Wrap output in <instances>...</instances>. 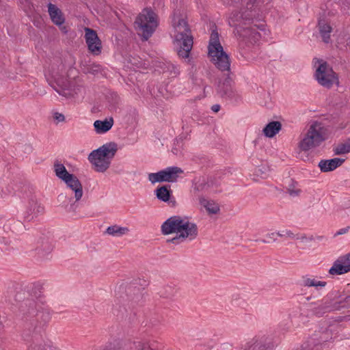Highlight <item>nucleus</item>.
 Here are the masks:
<instances>
[{"label":"nucleus","instance_id":"obj_1","mask_svg":"<svg viewBox=\"0 0 350 350\" xmlns=\"http://www.w3.org/2000/svg\"><path fill=\"white\" fill-rule=\"evenodd\" d=\"M208 55L216 67L221 71L230 72V63L228 55L224 52L219 42V36L216 29L211 33L208 46ZM217 92L222 98H232L234 92L232 88V80L228 76L223 83L218 85Z\"/></svg>","mask_w":350,"mask_h":350},{"label":"nucleus","instance_id":"obj_2","mask_svg":"<svg viewBox=\"0 0 350 350\" xmlns=\"http://www.w3.org/2000/svg\"><path fill=\"white\" fill-rule=\"evenodd\" d=\"M244 14L240 12H232L228 20V23L231 27L235 28V33L238 36L239 46L242 50H247L250 46L260 40L261 33L258 30L264 31L265 25L260 26L252 25L250 27H242L241 23L246 24L245 21L252 18V14H247L243 17Z\"/></svg>","mask_w":350,"mask_h":350},{"label":"nucleus","instance_id":"obj_3","mask_svg":"<svg viewBox=\"0 0 350 350\" xmlns=\"http://www.w3.org/2000/svg\"><path fill=\"white\" fill-rule=\"evenodd\" d=\"M21 311L27 321H29L27 325L30 332L35 335L33 337L41 333L50 319L49 313L45 311L40 304L33 299L26 300L21 306Z\"/></svg>","mask_w":350,"mask_h":350},{"label":"nucleus","instance_id":"obj_4","mask_svg":"<svg viewBox=\"0 0 350 350\" xmlns=\"http://www.w3.org/2000/svg\"><path fill=\"white\" fill-rule=\"evenodd\" d=\"M161 232L164 235L176 233L185 240L192 241L198 234V226L190 222L187 218L175 215L165 220L161 226Z\"/></svg>","mask_w":350,"mask_h":350},{"label":"nucleus","instance_id":"obj_5","mask_svg":"<svg viewBox=\"0 0 350 350\" xmlns=\"http://www.w3.org/2000/svg\"><path fill=\"white\" fill-rule=\"evenodd\" d=\"M174 29V43L178 47V55L182 58L189 57L193 44V38L187 22L178 16L172 21Z\"/></svg>","mask_w":350,"mask_h":350},{"label":"nucleus","instance_id":"obj_6","mask_svg":"<svg viewBox=\"0 0 350 350\" xmlns=\"http://www.w3.org/2000/svg\"><path fill=\"white\" fill-rule=\"evenodd\" d=\"M117 150V144L107 143L91 152L88 156V160L94 166L96 172H105L109 167Z\"/></svg>","mask_w":350,"mask_h":350},{"label":"nucleus","instance_id":"obj_7","mask_svg":"<svg viewBox=\"0 0 350 350\" xmlns=\"http://www.w3.org/2000/svg\"><path fill=\"white\" fill-rule=\"evenodd\" d=\"M326 138V129L321 122H314L303 135L298 147L300 150L306 152L319 146Z\"/></svg>","mask_w":350,"mask_h":350},{"label":"nucleus","instance_id":"obj_8","mask_svg":"<svg viewBox=\"0 0 350 350\" xmlns=\"http://www.w3.org/2000/svg\"><path fill=\"white\" fill-rule=\"evenodd\" d=\"M135 24L142 39L148 40L159 25L157 15L150 8H144L137 16Z\"/></svg>","mask_w":350,"mask_h":350},{"label":"nucleus","instance_id":"obj_9","mask_svg":"<svg viewBox=\"0 0 350 350\" xmlns=\"http://www.w3.org/2000/svg\"><path fill=\"white\" fill-rule=\"evenodd\" d=\"M314 77L322 86L330 88L337 80L336 73L326 62H322L316 69Z\"/></svg>","mask_w":350,"mask_h":350},{"label":"nucleus","instance_id":"obj_10","mask_svg":"<svg viewBox=\"0 0 350 350\" xmlns=\"http://www.w3.org/2000/svg\"><path fill=\"white\" fill-rule=\"evenodd\" d=\"M50 72L51 77L53 78L54 81L57 86H53L54 90L60 95L66 96V93L65 91L72 89V83L66 77H64V65L60 63L57 69L52 66Z\"/></svg>","mask_w":350,"mask_h":350},{"label":"nucleus","instance_id":"obj_11","mask_svg":"<svg viewBox=\"0 0 350 350\" xmlns=\"http://www.w3.org/2000/svg\"><path fill=\"white\" fill-rule=\"evenodd\" d=\"M182 172L183 170L180 167H170L157 173L149 174L148 180L152 184L161 182L174 183L177 180L178 174Z\"/></svg>","mask_w":350,"mask_h":350},{"label":"nucleus","instance_id":"obj_12","mask_svg":"<svg viewBox=\"0 0 350 350\" xmlns=\"http://www.w3.org/2000/svg\"><path fill=\"white\" fill-rule=\"evenodd\" d=\"M104 350H160L159 345L155 341L150 340H137L133 342H129L125 346L122 347L116 348L115 347H111V346L107 347Z\"/></svg>","mask_w":350,"mask_h":350},{"label":"nucleus","instance_id":"obj_13","mask_svg":"<svg viewBox=\"0 0 350 350\" xmlns=\"http://www.w3.org/2000/svg\"><path fill=\"white\" fill-rule=\"evenodd\" d=\"M312 312L317 316H322L327 312L336 311L334 299L332 297V292L320 301L311 304Z\"/></svg>","mask_w":350,"mask_h":350},{"label":"nucleus","instance_id":"obj_14","mask_svg":"<svg viewBox=\"0 0 350 350\" xmlns=\"http://www.w3.org/2000/svg\"><path fill=\"white\" fill-rule=\"evenodd\" d=\"M350 272V253L339 256L333 263L328 273L339 275Z\"/></svg>","mask_w":350,"mask_h":350},{"label":"nucleus","instance_id":"obj_15","mask_svg":"<svg viewBox=\"0 0 350 350\" xmlns=\"http://www.w3.org/2000/svg\"><path fill=\"white\" fill-rule=\"evenodd\" d=\"M44 213V207L42 204L36 199L31 198L28 202L26 210L23 213L24 219L27 221H32Z\"/></svg>","mask_w":350,"mask_h":350},{"label":"nucleus","instance_id":"obj_16","mask_svg":"<svg viewBox=\"0 0 350 350\" xmlns=\"http://www.w3.org/2000/svg\"><path fill=\"white\" fill-rule=\"evenodd\" d=\"M64 182L67 187L74 191L76 201L80 200L83 196V191L82 185L79 178L72 174Z\"/></svg>","mask_w":350,"mask_h":350},{"label":"nucleus","instance_id":"obj_17","mask_svg":"<svg viewBox=\"0 0 350 350\" xmlns=\"http://www.w3.org/2000/svg\"><path fill=\"white\" fill-rule=\"evenodd\" d=\"M332 297L334 299L336 310L350 308V295H345L343 292L334 291L332 292Z\"/></svg>","mask_w":350,"mask_h":350},{"label":"nucleus","instance_id":"obj_18","mask_svg":"<svg viewBox=\"0 0 350 350\" xmlns=\"http://www.w3.org/2000/svg\"><path fill=\"white\" fill-rule=\"evenodd\" d=\"M155 66L161 72L168 74L170 77H176L180 74L179 68L176 65L168 62H157Z\"/></svg>","mask_w":350,"mask_h":350},{"label":"nucleus","instance_id":"obj_19","mask_svg":"<svg viewBox=\"0 0 350 350\" xmlns=\"http://www.w3.org/2000/svg\"><path fill=\"white\" fill-rule=\"evenodd\" d=\"M345 160L344 159L337 157L332 159L321 160L319 163V167H320L321 172H330L340 166L345 162Z\"/></svg>","mask_w":350,"mask_h":350},{"label":"nucleus","instance_id":"obj_20","mask_svg":"<svg viewBox=\"0 0 350 350\" xmlns=\"http://www.w3.org/2000/svg\"><path fill=\"white\" fill-rule=\"evenodd\" d=\"M154 192L157 198L159 200L165 202H169L170 204H172V206H174L176 203L175 200H170L171 191L169 185L159 187Z\"/></svg>","mask_w":350,"mask_h":350},{"label":"nucleus","instance_id":"obj_21","mask_svg":"<svg viewBox=\"0 0 350 350\" xmlns=\"http://www.w3.org/2000/svg\"><path fill=\"white\" fill-rule=\"evenodd\" d=\"M48 12L52 21L57 25H61L64 23V18L61 10L54 4L49 3Z\"/></svg>","mask_w":350,"mask_h":350},{"label":"nucleus","instance_id":"obj_22","mask_svg":"<svg viewBox=\"0 0 350 350\" xmlns=\"http://www.w3.org/2000/svg\"><path fill=\"white\" fill-rule=\"evenodd\" d=\"M113 125V119L110 118L105 120H96L94 126L96 133H105L109 131Z\"/></svg>","mask_w":350,"mask_h":350},{"label":"nucleus","instance_id":"obj_23","mask_svg":"<svg viewBox=\"0 0 350 350\" xmlns=\"http://www.w3.org/2000/svg\"><path fill=\"white\" fill-rule=\"evenodd\" d=\"M282 129V124L278 121H272L267 124L263 129L262 132L267 137H273Z\"/></svg>","mask_w":350,"mask_h":350},{"label":"nucleus","instance_id":"obj_24","mask_svg":"<svg viewBox=\"0 0 350 350\" xmlns=\"http://www.w3.org/2000/svg\"><path fill=\"white\" fill-rule=\"evenodd\" d=\"M53 168L55 175L63 181H65L70 176L72 175V174L68 173L65 166L58 161L54 163Z\"/></svg>","mask_w":350,"mask_h":350},{"label":"nucleus","instance_id":"obj_25","mask_svg":"<svg viewBox=\"0 0 350 350\" xmlns=\"http://www.w3.org/2000/svg\"><path fill=\"white\" fill-rule=\"evenodd\" d=\"M129 232L127 227H121L118 225L109 226L106 230V233L113 237H122Z\"/></svg>","mask_w":350,"mask_h":350},{"label":"nucleus","instance_id":"obj_26","mask_svg":"<svg viewBox=\"0 0 350 350\" xmlns=\"http://www.w3.org/2000/svg\"><path fill=\"white\" fill-rule=\"evenodd\" d=\"M319 27L320 33L323 42L325 43H328L330 40V33L332 32V27L329 25L321 21L319 22Z\"/></svg>","mask_w":350,"mask_h":350},{"label":"nucleus","instance_id":"obj_27","mask_svg":"<svg viewBox=\"0 0 350 350\" xmlns=\"http://www.w3.org/2000/svg\"><path fill=\"white\" fill-rule=\"evenodd\" d=\"M302 285L306 287H314L316 289L321 288L327 285V282L324 281L317 280L314 278L303 277Z\"/></svg>","mask_w":350,"mask_h":350},{"label":"nucleus","instance_id":"obj_28","mask_svg":"<svg viewBox=\"0 0 350 350\" xmlns=\"http://www.w3.org/2000/svg\"><path fill=\"white\" fill-rule=\"evenodd\" d=\"M333 151L336 155H341L350 152V139L344 143L338 144L334 148Z\"/></svg>","mask_w":350,"mask_h":350},{"label":"nucleus","instance_id":"obj_29","mask_svg":"<svg viewBox=\"0 0 350 350\" xmlns=\"http://www.w3.org/2000/svg\"><path fill=\"white\" fill-rule=\"evenodd\" d=\"M85 37L88 47H92V42L99 41V38L96 32L90 28H85Z\"/></svg>","mask_w":350,"mask_h":350},{"label":"nucleus","instance_id":"obj_30","mask_svg":"<svg viewBox=\"0 0 350 350\" xmlns=\"http://www.w3.org/2000/svg\"><path fill=\"white\" fill-rule=\"evenodd\" d=\"M53 250L52 245L48 241L42 242L41 245L36 248L38 255L42 258L49 254Z\"/></svg>","mask_w":350,"mask_h":350},{"label":"nucleus","instance_id":"obj_31","mask_svg":"<svg viewBox=\"0 0 350 350\" xmlns=\"http://www.w3.org/2000/svg\"><path fill=\"white\" fill-rule=\"evenodd\" d=\"M224 3L228 5L234 6L237 8H240L241 10L243 7L246 8V2L245 0H224Z\"/></svg>","mask_w":350,"mask_h":350},{"label":"nucleus","instance_id":"obj_32","mask_svg":"<svg viewBox=\"0 0 350 350\" xmlns=\"http://www.w3.org/2000/svg\"><path fill=\"white\" fill-rule=\"evenodd\" d=\"M301 190L297 188L294 183L290 184L287 188V193L292 197L299 196Z\"/></svg>","mask_w":350,"mask_h":350},{"label":"nucleus","instance_id":"obj_33","mask_svg":"<svg viewBox=\"0 0 350 350\" xmlns=\"http://www.w3.org/2000/svg\"><path fill=\"white\" fill-rule=\"evenodd\" d=\"M206 211L211 214H216L219 212V208L215 203L207 202L204 205Z\"/></svg>","mask_w":350,"mask_h":350},{"label":"nucleus","instance_id":"obj_34","mask_svg":"<svg viewBox=\"0 0 350 350\" xmlns=\"http://www.w3.org/2000/svg\"><path fill=\"white\" fill-rule=\"evenodd\" d=\"M92 47H88V49L94 55H98L101 52V42L100 40L96 42H92Z\"/></svg>","mask_w":350,"mask_h":350},{"label":"nucleus","instance_id":"obj_35","mask_svg":"<svg viewBox=\"0 0 350 350\" xmlns=\"http://www.w3.org/2000/svg\"><path fill=\"white\" fill-rule=\"evenodd\" d=\"M165 293L164 294V295L167 297H170L174 296L177 291V290L172 286H165Z\"/></svg>","mask_w":350,"mask_h":350},{"label":"nucleus","instance_id":"obj_36","mask_svg":"<svg viewBox=\"0 0 350 350\" xmlns=\"http://www.w3.org/2000/svg\"><path fill=\"white\" fill-rule=\"evenodd\" d=\"M185 241V240L183 238H181L180 235L177 234L176 236L174 237V238L167 239V242L172 243L174 245H178V244H180L181 243L184 242Z\"/></svg>","mask_w":350,"mask_h":350},{"label":"nucleus","instance_id":"obj_37","mask_svg":"<svg viewBox=\"0 0 350 350\" xmlns=\"http://www.w3.org/2000/svg\"><path fill=\"white\" fill-rule=\"evenodd\" d=\"M142 299V293L139 292V289H137V293H135L134 295V297H133L131 299V304L132 306H133L135 304H137L139 303Z\"/></svg>","mask_w":350,"mask_h":350},{"label":"nucleus","instance_id":"obj_38","mask_svg":"<svg viewBox=\"0 0 350 350\" xmlns=\"http://www.w3.org/2000/svg\"><path fill=\"white\" fill-rule=\"evenodd\" d=\"M277 236H278V237L286 236V237H288L293 238V239L295 237V234L291 230H288L282 231V232H278Z\"/></svg>","mask_w":350,"mask_h":350},{"label":"nucleus","instance_id":"obj_39","mask_svg":"<svg viewBox=\"0 0 350 350\" xmlns=\"http://www.w3.org/2000/svg\"><path fill=\"white\" fill-rule=\"evenodd\" d=\"M53 118L57 122H62L65 120V116L64 114L55 112L53 114Z\"/></svg>","mask_w":350,"mask_h":350},{"label":"nucleus","instance_id":"obj_40","mask_svg":"<svg viewBox=\"0 0 350 350\" xmlns=\"http://www.w3.org/2000/svg\"><path fill=\"white\" fill-rule=\"evenodd\" d=\"M297 239H300L302 241H312L313 240V238L312 237H310L309 238H308L305 234H302L301 235L300 237H298V236H295V237Z\"/></svg>","mask_w":350,"mask_h":350},{"label":"nucleus","instance_id":"obj_41","mask_svg":"<svg viewBox=\"0 0 350 350\" xmlns=\"http://www.w3.org/2000/svg\"><path fill=\"white\" fill-rule=\"evenodd\" d=\"M349 226H347L346 228H343L340 229L336 233V235H340L347 233L349 231Z\"/></svg>","mask_w":350,"mask_h":350},{"label":"nucleus","instance_id":"obj_42","mask_svg":"<svg viewBox=\"0 0 350 350\" xmlns=\"http://www.w3.org/2000/svg\"><path fill=\"white\" fill-rule=\"evenodd\" d=\"M275 236H277V232H271V233H268L266 237L270 239H272L273 241H276V237Z\"/></svg>","mask_w":350,"mask_h":350},{"label":"nucleus","instance_id":"obj_43","mask_svg":"<svg viewBox=\"0 0 350 350\" xmlns=\"http://www.w3.org/2000/svg\"><path fill=\"white\" fill-rule=\"evenodd\" d=\"M29 350H45V349L41 345H31Z\"/></svg>","mask_w":350,"mask_h":350},{"label":"nucleus","instance_id":"obj_44","mask_svg":"<svg viewBox=\"0 0 350 350\" xmlns=\"http://www.w3.org/2000/svg\"><path fill=\"white\" fill-rule=\"evenodd\" d=\"M211 109L214 112H218L220 110V105H213L211 107Z\"/></svg>","mask_w":350,"mask_h":350},{"label":"nucleus","instance_id":"obj_45","mask_svg":"<svg viewBox=\"0 0 350 350\" xmlns=\"http://www.w3.org/2000/svg\"><path fill=\"white\" fill-rule=\"evenodd\" d=\"M73 206H74V204H71L70 208L68 211H70L71 210L74 211Z\"/></svg>","mask_w":350,"mask_h":350},{"label":"nucleus","instance_id":"obj_46","mask_svg":"<svg viewBox=\"0 0 350 350\" xmlns=\"http://www.w3.org/2000/svg\"><path fill=\"white\" fill-rule=\"evenodd\" d=\"M260 241H262V243H269V241H267V240H265V239H262Z\"/></svg>","mask_w":350,"mask_h":350},{"label":"nucleus","instance_id":"obj_47","mask_svg":"<svg viewBox=\"0 0 350 350\" xmlns=\"http://www.w3.org/2000/svg\"><path fill=\"white\" fill-rule=\"evenodd\" d=\"M36 286L38 287V289H40V288H41V286H40V285H39V284L36 285Z\"/></svg>","mask_w":350,"mask_h":350},{"label":"nucleus","instance_id":"obj_48","mask_svg":"<svg viewBox=\"0 0 350 350\" xmlns=\"http://www.w3.org/2000/svg\"><path fill=\"white\" fill-rule=\"evenodd\" d=\"M63 197L62 195H59V198Z\"/></svg>","mask_w":350,"mask_h":350}]
</instances>
